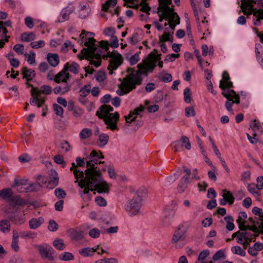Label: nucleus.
I'll return each mask as SVG.
<instances>
[{"instance_id":"3c124183","label":"nucleus","mask_w":263,"mask_h":263,"mask_svg":"<svg viewBox=\"0 0 263 263\" xmlns=\"http://www.w3.org/2000/svg\"><path fill=\"white\" fill-rule=\"evenodd\" d=\"M210 251L208 250H204L201 251L196 261H199V262L205 261V258L209 255Z\"/></svg>"},{"instance_id":"338daca9","label":"nucleus","mask_w":263,"mask_h":263,"mask_svg":"<svg viewBox=\"0 0 263 263\" xmlns=\"http://www.w3.org/2000/svg\"><path fill=\"white\" fill-rule=\"evenodd\" d=\"M13 49L18 54H23L24 51V46L22 44H16L13 46Z\"/></svg>"},{"instance_id":"f704fd0d","label":"nucleus","mask_w":263,"mask_h":263,"mask_svg":"<svg viewBox=\"0 0 263 263\" xmlns=\"http://www.w3.org/2000/svg\"><path fill=\"white\" fill-rule=\"evenodd\" d=\"M36 35L33 32H23L21 35V39L23 42H29L35 39Z\"/></svg>"},{"instance_id":"ddd939ff","label":"nucleus","mask_w":263,"mask_h":263,"mask_svg":"<svg viewBox=\"0 0 263 263\" xmlns=\"http://www.w3.org/2000/svg\"><path fill=\"white\" fill-rule=\"evenodd\" d=\"M182 173L184 174V175L181 177L177 187L178 191L180 193L184 192L187 187V184L190 183L189 176L191 175V170L184 167V169L182 170Z\"/></svg>"},{"instance_id":"b1692460","label":"nucleus","mask_w":263,"mask_h":263,"mask_svg":"<svg viewBox=\"0 0 263 263\" xmlns=\"http://www.w3.org/2000/svg\"><path fill=\"white\" fill-rule=\"evenodd\" d=\"M184 230L181 229L180 227L178 228L174 232L172 237V242L176 244L178 242L183 241L184 239Z\"/></svg>"},{"instance_id":"864d4df0","label":"nucleus","mask_w":263,"mask_h":263,"mask_svg":"<svg viewBox=\"0 0 263 263\" xmlns=\"http://www.w3.org/2000/svg\"><path fill=\"white\" fill-rule=\"evenodd\" d=\"M52 90L51 86L46 85H43L41 87L40 90H39L40 92V96H41V93H43L46 95H50L52 92Z\"/></svg>"},{"instance_id":"a878e982","label":"nucleus","mask_w":263,"mask_h":263,"mask_svg":"<svg viewBox=\"0 0 263 263\" xmlns=\"http://www.w3.org/2000/svg\"><path fill=\"white\" fill-rule=\"evenodd\" d=\"M100 249V246L98 245L96 248L86 247L79 250V254L84 257L92 256L95 252Z\"/></svg>"},{"instance_id":"c85d7f7f","label":"nucleus","mask_w":263,"mask_h":263,"mask_svg":"<svg viewBox=\"0 0 263 263\" xmlns=\"http://www.w3.org/2000/svg\"><path fill=\"white\" fill-rule=\"evenodd\" d=\"M13 205H25L27 202L25 200L21 198L19 196L14 195L10 198L8 202Z\"/></svg>"},{"instance_id":"37998d69","label":"nucleus","mask_w":263,"mask_h":263,"mask_svg":"<svg viewBox=\"0 0 263 263\" xmlns=\"http://www.w3.org/2000/svg\"><path fill=\"white\" fill-rule=\"evenodd\" d=\"M24 56L25 58V60L30 64H33L35 61V54L32 50L30 51V54L25 53L24 54Z\"/></svg>"},{"instance_id":"603ef678","label":"nucleus","mask_w":263,"mask_h":263,"mask_svg":"<svg viewBox=\"0 0 263 263\" xmlns=\"http://www.w3.org/2000/svg\"><path fill=\"white\" fill-rule=\"evenodd\" d=\"M179 176V175L178 174H174L173 175L167 177L165 180L164 185L165 186L171 185L175 181V180L178 178Z\"/></svg>"},{"instance_id":"6e6552de","label":"nucleus","mask_w":263,"mask_h":263,"mask_svg":"<svg viewBox=\"0 0 263 263\" xmlns=\"http://www.w3.org/2000/svg\"><path fill=\"white\" fill-rule=\"evenodd\" d=\"M76 161L77 164L74 162L72 163L70 170L71 171H73L75 178L77 179L75 182H78L79 179H81L80 180L84 179V173L83 171L78 169V166H79L84 167L85 166L86 160H85V158L81 159L80 157H78L76 158Z\"/></svg>"},{"instance_id":"6ab92c4d","label":"nucleus","mask_w":263,"mask_h":263,"mask_svg":"<svg viewBox=\"0 0 263 263\" xmlns=\"http://www.w3.org/2000/svg\"><path fill=\"white\" fill-rule=\"evenodd\" d=\"M229 73L224 71L222 73V79L220 81L219 87L222 90L231 89L233 87V83L230 80Z\"/></svg>"},{"instance_id":"a19ab883","label":"nucleus","mask_w":263,"mask_h":263,"mask_svg":"<svg viewBox=\"0 0 263 263\" xmlns=\"http://www.w3.org/2000/svg\"><path fill=\"white\" fill-rule=\"evenodd\" d=\"M53 246L59 250H63L66 248V245L62 239H55L53 242Z\"/></svg>"},{"instance_id":"bf43d9fd","label":"nucleus","mask_w":263,"mask_h":263,"mask_svg":"<svg viewBox=\"0 0 263 263\" xmlns=\"http://www.w3.org/2000/svg\"><path fill=\"white\" fill-rule=\"evenodd\" d=\"M100 231L96 228L91 229L88 233L89 236L92 238H98L100 235Z\"/></svg>"},{"instance_id":"052dcab7","label":"nucleus","mask_w":263,"mask_h":263,"mask_svg":"<svg viewBox=\"0 0 263 263\" xmlns=\"http://www.w3.org/2000/svg\"><path fill=\"white\" fill-rule=\"evenodd\" d=\"M45 45V43L43 40L32 42L30 43L31 47L34 49H39L43 47Z\"/></svg>"},{"instance_id":"4be33fe9","label":"nucleus","mask_w":263,"mask_h":263,"mask_svg":"<svg viewBox=\"0 0 263 263\" xmlns=\"http://www.w3.org/2000/svg\"><path fill=\"white\" fill-rule=\"evenodd\" d=\"M70 74L67 72V67L64 66L63 69L55 75L54 78V81L57 83H60L64 82H67V80L69 79Z\"/></svg>"},{"instance_id":"a211bd4d","label":"nucleus","mask_w":263,"mask_h":263,"mask_svg":"<svg viewBox=\"0 0 263 263\" xmlns=\"http://www.w3.org/2000/svg\"><path fill=\"white\" fill-rule=\"evenodd\" d=\"M37 180L39 181H40L42 187H45L49 189H52L54 188L59 183V181L56 180H52V179H49V180L46 177H42L41 176H39L37 178Z\"/></svg>"},{"instance_id":"f3484780","label":"nucleus","mask_w":263,"mask_h":263,"mask_svg":"<svg viewBox=\"0 0 263 263\" xmlns=\"http://www.w3.org/2000/svg\"><path fill=\"white\" fill-rule=\"evenodd\" d=\"M240 8L241 10L239 13L242 11L243 14L247 16L253 14L255 9L252 4L248 0H242Z\"/></svg>"},{"instance_id":"7c9ffc66","label":"nucleus","mask_w":263,"mask_h":263,"mask_svg":"<svg viewBox=\"0 0 263 263\" xmlns=\"http://www.w3.org/2000/svg\"><path fill=\"white\" fill-rule=\"evenodd\" d=\"M47 61L48 63L53 67H56L59 63V57L55 53H48L47 54Z\"/></svg>"},{"instance_id":"423d86ee","label":"nucleus","mask_w":263,"mask_h":263,"mask_svg":"<svg viewBox=\"0 0 263 263\" xmlns=\"http://www.w3.org/2000/svg\"><path fill=\"white\" fill-rule=\"evenodd\" d=\"M146 195V192L142 189L138 190L133 198L125 205L126 211L130 215H135L140 211L142 205L143 198Z\"/></svg>"},{"instance_id":"e433bc0d","label":"nucleus","mask_w":263,"mask_h":263,"mask_svg":"<svg viewBox=\"0 0 263 263\" xmlns=\"http://www.w3.org/2000/svg\"><path fill=\"white\" fill-rule=\"evenodd\" d=\"M171 19L169 20L168 21L169 22V27L172 30V32L175 30V27L177 25L180 24V17L177 14L176 16H172L171 17Z\"/></svg>"},{"instance_id":"5fc2aeb1","label":"nucleus","mask_w":263,"mask_h":263,"mask_svg":"<svg viewBox=\"0 0 263 263\" xmlns=\"http://www.w3.org/2000/svg\"><path fill=\"white\" fill-rule=\"evenodd\" d=\"M224 219L227 222L226 226L227 229L229 231H232L235 227L234 224L233 222V218L231 216H226L225 217Z\"/></svg>"},{"instance_id":"de8ad7c7","label":"nucleus","mask_w":263,"mask_h":263,"mask_svg":"<svg viewBox=\"0 0 263 263\" xmlns=\"http://www.w3.org/2000/svg\"><path fill=\"white\" fill-rule=\"evenodd\" d=\"M91 86L90 84L84 85L80 90V96L82 97H85L90 92Z\"/></svg>"},{"instance_id":"58836bf2","label":"nucleus","mask_w":263,"mask_h":263,"mask_svg":"<svg viewBox=\"0 0 263 263\" xmlns=\"http://www.w3.org/2000/svg\"><path fill=\"white\" fill-rule=\"evenodd\" d=\"M222 197L230 204H232L234 201V198L230 191L226 190H222Z\"/></svg>"},{"instance_id":"f257e3e1","label":"nucleus","mask_w":263,"mask_h":263,"mask_svg":"<svg viewBox=\"0 0 263 263\" xmlns=\"http://www.w3.org/2000/svg\"><path fill=\"white\" fill-rule=\"evenodd\" d=\"M103 158L101 152L95 150L85 157L86 166L88 168L85 171L84 179L80 180L78 182V185L81 187L79 191V194L83 199H90V191H96L99 193H107L109 192L108 185L106 181L103 180L100 171L97 170L95 166L98 163H104L99 161V159Z\"/></svg>"},{"instance_id":"4d7b16f0","label":"nucleus","mask_w":263,"mask_h":263,"mask_svg":"<svg viewBox=\"0 0 263 263\" xmlns=\"http://www.w3.org/2000/svg\"><path fill=\"white\" fill-rule=\"evenodd\" d=\"M117 4V0H108L102 6V10L107 11L109 7H114Z\"/></svg>"},{"instance_id":"9d476101","label":"nucleus","mask_w":263,"mask_h":263,"mask_svg":"<svg viewBox=\"0 0 263 263\" xmlns=\"http://www.w3.org/2000/svg\"><path fill=\"white\" fill-rule=\"evenodd\" d=\"M175 211V206L173 205H167L165 208L161 220L162 224L163 227H168L171 224L174 219Z\"/></svg>"},{"instance_id":"9b49d317","label":"nucleus","mask_w":263,"mask_h":263,"mask_svg":"<svg viewBox=\"0 0 263 263\" xmlns=\"http://www.w3.org/2000/svg\"><path fill=\"white\" fill-rule=\"evenodd\" d=\"M158 14L159 16V22H162L164 19L168 21L171 19V17H176L177 15V13L174 11L173 8L166 6H161Z\"/></svg>"},{"instance_id":"aec40b11","label":"nucleus","mask_w":263,"mask_h":263,"mask_svg":"<svg viewBox=\"0 0 263 263\" xmlns=\"http://www.w3.org/2000/svg\"><path fill=\"white\" fill-rule=\"evenodd\" d=\"M71 87V85L67 82H62L59 86L54 88L53 92L56 95H64L70 90Z\"/></svg>"},{"instance_id":"5701e85b","label":"nucleus","mask_w":263,"mask_h":263,"mask_svg":"<svg viewBox=\"0 0 263 263\" xmlns=\"http://www.w3.org/2000/svg\"><path fill=\"white\" fill-rule=\"evenodd\" d=\"M35 247L37 249L42 257L45 258H50L51 254L50 253V249H51L49 246L46 244L35 245Z\"/></svg>"},{"instance_id":"cd10ccee","label":"nucleus","mask_w":263,"mask_h":263,"mask_svg":"<svg viewBox=\"0 0 263 263\" xmlns=\"http://www.w3.org/2000/svg\"><path fill=\"white\" fill-rule=\"evenodd\" d=\"M44 221V218L42 217L37 218H31L29 221V227L31 229H36L41 226Z\"/></svg>"},{"instance_id":"39448f33","label":"nucleus","mask_w":263,"mask_h":263,"mask_svg":"<svg viewBox=\"0 0 263 263\" xmlns=\"http://www.w3.org/2000/svg\"><path fill=\"white\" fill-rule=\"evenodd\" d=\"M108 44L107 47L105 49L101 59L108 61V65L107 70L110 75L115 74V71L123 63V59L122 55L116 50H113L112 52L107 51L108 49Z\"/></svg>"},{"instance_id":"2eb2a0df","label":"nucleus","mask_w":263,"mask_h":263,"mask_svg":"<svg viewBox=\"0 0 263 263\" xmlns=\"http://www.w3.org/2000/svg\"><path fill=\"white\" fill-rule=\"evenodd\" d=\"M32 98L30 100L31 105H37V107H41L45 103L44 98L40 96V92L36 88H33L31 90Z\"/></svg>"},{"instance_id":"4468645a","label":"nucleus","mask_w":263,"mask_h":263,"mask_svg":"<svg viewBox=\"0 0 263 263\" xmlns=\"http://www.w3.org/2000/svg\"><path fill=\"white\" fill-rule=\"evenodd\" d=\"M124 2V6H126L128 8H133L136 9H139L140 11L145 12L147 14H149L148 12L151 10V8L148 5L143 3H142L140 5L135 4V2H138V0H123Z\"/></svg>"},{"instance_id":"e2e57ef3","label":"nucleus","mask_w":263,"mask_h":263,"mask_svg":"<svg viewBox=\"0 0 263 263\" xmlns=\"http://www.w3.org/2000/svg\"><path fill=\"white\" fill-rule=\"evenodd\" d=\"M97 81L99 82H103L106 78V73L103 71H99L95 76Z\"/></svg>"},{"instance_id":"20e7f679","label":"nucleus","mask_w":263,"mask_h":263,"mask_svg":"<svg viewBox=\"0 0 263 263\" xmlns=\"http://www.w3.org/2000/svg\"><path fill=\"white\" fill-rule=\"evenodd\" d=\"M100 110L96 112V116L100 119H103L107 128L111 130H119L117 123L119 119V114L118 112L110 113L114 108L110 105H103L100 107Z\"/></svg>"},{"instance_id":"0e129e2a","label":"nucleus","mask_w":263,"mask_h":263,"mask_svg":"<svg viewBox=\"0 0 263 263\" xmlns=\"http://www.w3.org/2000/svg\"><path fill=\"white\" fill-rule=\"evenodd\" d=\"M48 229L49 231L54 232L58 229V223L53 219H51L49 221Z\"/></svg>"},{"instance_id":"7ed1b4c3","label":"nucleus","mask_w":263,"mask_h":263,"mask_svg":"<svg viewBox=\"0 0 263 263\" xmlns=\"http://www.w3.org/2000/svg\"><path fill=\"white\" fill-rule=\"evenodd\" d=\"M94 36L93 33L83 30L80 34L78 43L87 47L81 50L82 58L89 60L90 65L98 67L101 65V55L104 49L107 47L108 42L102 41L98 46Z\"/></svg>"},{"instance_id":"c03bdc74","label":"nucleus","mask_w":263,"mask_h":263,"mask_svg":"<svg viewBox=\"0 0 263 263\" xmlns=\"http://www.w3.org/2000/svg\"><path fill=\"white\" fill-rule=\"evenodd\" d=\"M18 235L16 233L13 232L12 240L11 242V247L15 251H17L19 249V247L18 246Z\"/></svg>"},{"instance_id":"473e14b6","label":"nucleus","mask_w":263,"mask_h":263,"mask_svg":"<svg viewBox=\"0 0 263 263\" xmlns=\"http://www.w3.org/2000/svg\"><path fill=\"white\" fill-rule=\"evenodd\" d=\"M168 28H166L165 31L163 33V34L161 36H159V42H165L166 41H170L171 42H173V32H169L167 31Z\"/></svg>"},{"instance_id":"680f3d73","label":"nucleus","mask_w":263,"mask_h":263,"mask_svg":"<svg viewBox=\"0 0 263 263\" xmlns=\"http://www.w3.org/2000/svg\"><path fill=\"white\" fill-rule=\"evenodd\" d=\"M190 183L192 180H199L200 177L198 174V170L194 168L192 171H191V175L189 176Z\"/></svg>"},{"instance_id":"2f4dec72","label":"nucleus","mask_w":263,"mask_h":263,"mask_svg":"<svg viewBox=\"0 0 263 263\" xmlns=\"http://www.w3.org/2000/svg\"><path fill=\"white\" fill-rule=\"evenodd\" d=\"M41 188L42 185L41 184L40 181H39V182H35L26 184V193L37 192L41 190Z\"/></svg>"},{"instance_id":"09e8293b","label":"nucleus","mask_w":263,"mask_h":263,"mask_svg":"<svg viewBox=\"0 0 263 263\" xmlns=\"http://www.w3.org/2000/svg\"><path fill=\"white\" fill-rule=\"evenodd\" d=\"M92 135V132L90 129L85 128L83 129L80 132L79 136L81 139H85L90 137Z\"/></svg>"},{"instance_id":"f8f14e48","label":"nucleus","mask_w":263,"mask_h":263,"mask_svg":"<svg viewBox=\"0 0 263 263\" xmlns=\"http://www.w3.org/2000/svg\"><path fill=\"white\" fill-rule=\"evenodd\" d=\"M76 6L73 3H70L68 5L63 8L58 17V21L60 23L64 22L69 18V15L76 10Z\"/></svg>"},{"instance_id":"8fccbe9b","label":"nucleus","mask_w":263,"mask_h":263,"mask_svg":"<svg viewBox=\"0 0 263 263\" xmlns=\"http://www.w3.org/2000/svg\"><path fill=\"white\" fill-rule=\"evenodd\" d=\"M36 233L31 231L22 232L20 233V237L22 238L33 239L36 237Z\"/></svg>"},{"instance_id":"412c9836","label":"nucleus","mask_w":263,"mask_h":263,"mask_svg":"<svg viewBox=\"0 0 263 263\" xmlns=\"http://www.w3.org/2000/svg\"><path fill=\"white\" fill-rule=\"evenodd\" d=\"M11 220L16 224H21L25 221V214L22 211H16L10 216Z\"/></svg>"},{"instance_id":"69168bd1","label":"nucleus","mask_w":263,"mask_h":263,"mask_svg":"<svg viewBox=\"0 0 263 263\" xmlns=\"http://www.w3.org/2000/svg\"><path fill=\"white\" fill-rule=\"evenodd\" d=\"M53 110L55 112V114L57 116H59L60 117H62L63 115V108L57 104H54L53 105Z\"/></svg>"},{"instance_id":"774afa93","label":"nucleus","mask_w":263,"mask_h":263,"mask_svg":"<svg viewBox=\"0 0 263 263\" xmlns=\"http://www.w3.org/2000/svg\"><path fill=\"white\" fill-rule=\"evenodd\" d=\"M183 95H184V101L187 103H190V102L191 101V91H190V88H186L184 90Z\"/></svg>"},{"instance_id":"393cba45","label":"nucleus","mask_w":263,"mask_h":263,"mask_svg":"<svg viewBox=\"0 0 263 263\" xmlns=\"http://www.w3.org/2000/svg\"><path fill=\"white\" fill-rule=\"evenodd\" d=\"M248 230L252 231L254 233H263V216L260 219L257 220L256 223L253 226H248Z\"/></svg>"},{"instance_id":"13d9d810","label":"nucleus","mask_w":263,"mask_h":263,"mask_svg":"<svg viewBox=\"0 0 263 263\" xmlns=\"http://www.w3.org/2000/svg\"><path fill=\"white\" fill-rule=\"evenodd\" d=\"M237 235V242L242 243V241H243V239H247L249 238L247 236V233L245 232L237 231L236 232Z\"/></svg>"},{"instance_id":"c756f323","label":"nucleus","mask_w":263,"mask_h":263,"mask_svg":"<svg viewBox=\"0 0 263 263\" xmlns=\"http://www.w3.org/2000/svg\"><path fill=\"white\" fill-rule=\"evenodd\" d=\"M22 74L23 78L26 79L28 81L32 80L35 76V72L34 70L28 69L26 67L22 68Z\"/></svg>"},{"instance_id":"bb28decb","label":"nucleus","mask_w":263,"mask_h":263,"mask_svg":"<svg viewBox=\"0 0 263 263\" xmlns=\"http://www.w3.org/2000/svg\"><path fill=\"white\" fill-rule=\"evenodd\" d=\"M80 9L79 10V16L84 19L88 16L90 12V8L88 4H80Z\"/></svg>"},{"instance_id":"dca6fc26","label":"nucleus","mask_w":263,"mask_h":263,"mask_svg":"<svg viewBox=\"0 0 263 263\" xmlns=\"http://www.w3.org/2000/svg\"><path fill=\"white\" fill-rule=\"evenodd\" d=\"M144 110V107L140 105L135 108L133 111L130 112L127 116H125V120L127 123H131L136 120L138 117L141 118Z\"/></svg>"},{"instance_id":"72a5a7b5","label":"nucleus","mask_w":263,"mask_h":263,"mask_svg":"<svg viewBox=\"0 0 263 263\" xmlns=\"http://www.w3.org/2000/svg\"><path fill=\"white\" fill-rule=\"evenodd\" d=\"M13 195L12 190L10 188H6L0 191V198L7 200L8 202Z\"/></svg>"},{"instance_id":"6e6d98bb","label":"nucleus","mask_w":263,"mask_h":263,"mask_svg":"<svg viewBox=\"0 0 263 263\" xmlns=\"http://www.w3.org/2000/svg\"><path fill=\"white\" fill-rule=\"evenodd\" d=\"M55 196L59 199H64L66 196V193L64 190L61 188H57L54 191Z\"/></svg>"},{"instance_id":"79ce46f5","label":"nucleus","mask_w":263,"mask_h":263,"mask_svg":"<svg viewBox=\"0 0 263 263\" xmlns=\"http://www.w3.org/2000/svg\"><path fill=\"white\" fill-rule=\"evenodd\" d=\"M10 224L8 220H3L0 222V230L4 233L9 232Z\"/></svg>"},{"instance_id":"a18cd8bd","label":"nucleus","mask_w":263,"mask_h":263,"mask_svg":"<svg viewBox=\"0 0 263 263\" xmlns=\"http://www.w3.org/2000/svg\"><path fill=\"white\" fill-rule=\"evenodd\" d=\"M59 259L64 261H69L74 259L73 255L69 252H65L59 255Z\"/></svg>"},{"instance_id":"c9c22d12","label":"nucleus","mask_w":263,"mask_h":263,"mask_svg":"<svg viewBox=\"0 0 263 263\" xmlns=\"http://www.w3.org/2000/svg\"><path fill=\"white\" fill-rule=\"evenodd\" d=\"M14 186L16 187V190L20 193H26V186L24 180H17L14 181Z\"/></svg>"},{"instance_id":"ea45409f","label":"nucleus","mask_w":263,"mask_h":263,"mask_svg":"<svg viewBox=\"0 0 263 263\" xmlns=\"http://www.w3.org/2000/svg\"><path fill=\"white\" fill-rule=\"evenodd\" d=\"M65 66H67V71L69 70L75 74L79 72V66L78 64L76 62H72L70 64L69 63H67Z\"/></svg>"},{"instance_id":"49530a36","label":"nucleus","mask_w":263,"mask_h":263,"mask_svg":"<svg viewBox=\"0 0 263 263\" xmlns=\"http://www.w3.org/2000/svg\"><path fill=\"white\" fill-rule=\"evenodd\" d=\"M231 251L234 254L239 255L241 256H245L246 255L245 250L238 246L232 247L231 248Z\"/></svg>"},{"instance_id":"0eeeda50","label":"nucleus","mask_w":263,"mask_h":263,"mask_svg":"<svg viewBox=\"0 0 263 263\" xmlns=\"http://www.w3.org/2000/svg\"><path fill=\"white\" fill-rule=\"evenodd\" d=\"M222 95L228 99L225 103L226 109L229 112H233L232 105L234 103H239V96L233 89H224Z\"/></svg>"},{"instance_id":"f03ea898","label":"nucleus","mask_w":263,"mask_h":263,"mask_svg":"<svg viewBox=\"0 0 263 263\" xmlns=\"http://www.w3.org/2000/svg\"><path fill=\"white\" fill-rule=\"evenodd\" d=\"M158 59L160 58L155 57L154 60L139 64L137 65V70L132 68H127L128 74L123 78V81L117 90V93L119 96H123L135 89L137 85H141L142 81V75L146 77L148 72H152L156 66L157 60Z\"/></svg>"},{"instance_id":"4c0bfd02","label":"nucleus","mask_w":263,"mask_h":263,"mask_svg":"<svg viewBox=\"0 0 263 263\" xmlns=\"http://www.w3.org/2000/svg\"><path fill=\"white\" fill-rule=\"evenodd\" d=\"M250 127L252 129L256 132L257 131L262 133L263 132V127L260 124V123L258 120H254L250 124Z\"/></svg>"},{"instance_id":"1a4fd4ad","label":"nucleus","mask_w":263,"mask_h":263,"mask_svg":"<svg viewBox=\"0 0 263 263\" xmlns=\"http://www.w3.org/2000/svg\"><path fill=\"white\" fill-rule=\"evenodd\" d=\"M12 22L9 20L6 22L0 21V48L4 47L6 43L8 42L10 36L7 35L8 30L6 27H11Z\"/></svg>"}]
</instances>
